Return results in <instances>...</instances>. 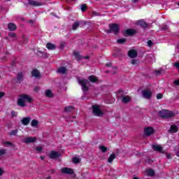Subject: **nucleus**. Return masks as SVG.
<instances>
[{"label":"nucleus","instance_id":"nucleus-1","mask_svg":"<svg viewBox=\"0 0 179 179\" xmlns=\"http://www.w3.org/2000/svg\"><path fill=\"white\" fill-rule=\"evenodd\" d=\"M27 103H33V98L30 95L26 94H22L20 95V98L17 100V104L20 107H25Z\"/></svg>","mask_w":179,"mask_h":179},{"label":"nucleus","instance_id":"nucleus-2","mask_svg":"<svg viewBox=\"0 0 179 179\" xmlns=\"http://www.w3.org/2000/svg\"><path fill=\"white\" fill-rule=\"evenodd\" d=\"M159 117L162 118H165L169 120V118H173L176 115V113L169 110H162L158 112Z\"/></svg>","mask_w":179,"mask_h":179},{"label":"nucleus","instance_id":"nucleus-3","mask_svg":"<svg viewBox=\"0 0 179 179\" xmlns=\"http://www.w3.org/2000/svg\"><path fill=\"white\" fill-rule=\"evenodd\" d=\"M77 79L79 85L82 87V90L83 92H89V87L87 86L89 85V80L81 79L80 78H78Z\"/></svg>","mask_w":179,"mask_h":179},{"label":"nucleus","instance_id":"nucleus-4","mask_svg":"<svg viewBox=\"0 0 179 179\" xmlns=\"http://www.w3.org/2000/svg\"><path fill=\"white\" fill-rule=\"evenodd\" d=\"M110 29L106 30V33H114V34H118L120 33V26L117 24H110Z\"/></svg>","mask_w":179,"mask_h":179},{"label":"nucleus","instance_id":"nucleus-5","mask_svg":"<svg viewBox=\"0 0 179 179\" xmlns=\"http://www.w3.org/2000/svg\"><path fill=\"white\" fill-rule=\"evenodd\" d=\"M92 113L96 117H103L104 115V113L101 111L99 105L92 106Z\"/></svg>","mask_w":179,"mask_h":179},{"label":"nucleus","instance_id":"nucleus-6","mask_svg":"<svg viewBox=\"0 0 179 179\" xmlns=\"http://www.w3.org/2000/svg\"><path fill=\"white\" fill-rule=\"evenodd\" d=\"M136 33H137L136 30L129 29H126L122 32V36H124V37H129V36H135Z\"/></svg>","mask_w":179,"mask_h":179},{"label":"nucleus","instance_id":"nucleus-7","mask_svg":"<svg viewBox=\"0 0 179 179\" xmlns=\"http://www.w3.org/2000/svg\"><path fill=\"white\" fill-rule=\"evenodd\" d=\"M61 173H62V174H67L68 176H72V174H73L75 171H73V169L71 168L64 167L61 169Z\"/></svg>","mask_w":179,"mask_h":179},{"label":"nucleus","instance_id":"nucleus-8","mask_svg":"<svg viewBox=\"0 0 179 179\" xmlns=\"http://www.w3.org/2000/svg\"><path fill=\"white\" fill-rule=\"evenodd\" d=\"M142 95L144 99H147L149 100V99H152V91H150V90H143Z\"/></svg>","mask_w":179,"mask_h":179},{"label":"nucleus","instance_id":"nucleus-9","mask_svg":"<svg viewBox=\"0 0 179 179\" xmlns=\"http://www.w3.org/2000/svg\"><path fill=\"white\" fill-rule=\"evenodd\" d=\"M37 141L36 137H27L22 140L23 143H34Z\"/></svg>","mask_w":179,"mask_h":179},{"label":"nucleus","instance_id":"nucleus-10","mask_svg":"<svg viewBox=\"0 0 179 179\" xmlns=\"http://www.w3.org/2000/svg\"><path fill=\"white\" fill-rule=\"evenodd\" d=\"M80 24H83V26H85V24H86V22L85 21H76L73 24L72 29L76 30V29H78V27H79Z\"/></svg>","mask_w":179,"mask_h":179},{"label":"nucleus","instance_id":"nucleus-11","mask_svg":"<svg viewBox=\"0 0 179 179\" xmlns=\"http://www.w3.org/2000/svg\"><path fill=\"white\" fill-rule=\"evenodd\" d=\"M136 25L137 26H141V27H143V29H146L148 27V22H146L143 20H138L136 22Z\"/></svg>","mask_w":179,"mask_h":179},{"label":"nucleus","instance_id":"nucleus-12","mask_svg":"<svg viewBox=\"0 0 179 179\" xmlns=\"http://www.w3.org/2000/svg\"><path fill=\"white\" fill-rule=\"evenodd\" d=\"M154 132L155 129H153V127H146L144 129V134L147 135V136H150V135H152Z\"/></svg>","mask_w":179,"mask_h":179},{"label":"nucleus","instance_id":"nucleus-13","mask_svg":"<svg viewBox=\"0 0 179 179\" xmlns=\"http://www.w3.org/2000/svg\"><path fill=\"white\" fill-rule=\"evenodd\" d=\"M152 149L155 152H159V153H164V151H163V148L162 146L158 145H152Z\"/></svg>","mask_w":179,"mask_h":179},{"label":"nucleus","instance_id":"nucleus-14","mask_svg":"<svg viewBox=\"0 0 179 179\" xmlns=\"http://www.w3.org/2000/svg\"><path fill=\"white\" fill-rule=\"evenodd\" d=\"M128 55L130 58H136L138 57V52L135 50H131L129 51Z\"/></svg>","mask_w":179,"mask_h":179},{"label":"nucleus","instance_id":"nucleus-15","mask_svg":"<svg viewBox=\"0 0 179 179\" xmlns=\"http://www.w3.org/2000/svg\"><path fill=\"white\" fill-rule=\"evenodd\" d=\"M169 134H176V132H178V127L176 125H171L169 130Z\"/></svg>","mask_w":179,"mask_h":179},{"label":"nucleus","instance_id":"nucleus-16","mask_svg":"<svg viewBox=\"0 0 179 179\" xmlns=\"http://www.w3.org/2000/svg\"><path fill=\"white\" fill-rule=\"evenodd\" d=\"M31 118L30 117H23L21 120V122L23 125H29L30 124V121Z\"/></svg>","mask_w":179,"mask_h":179},{"label":"nucleus","instance_id":"nucleus-17","mask_svg":"<svg viewBox=\"0 0 179 179\" xmlns=\"http://www.w3.org/2000/svg\"><path fill=\"white\" fill-rule=\"evenodd\" d=\"M17 83L23 82V73H18L16 78Z\"/></svg>","mask_w":179,"mask_h":179},{"label":"nucleus","instance_id":"nucleus-18","mask_svg":"<svg viewBox=\"0 0 179 179\" xmlns=\"http://www.w3.org/2000/svg\"><path fill=\"white\" fill-rule=\"evenodd\" d=\"M8 30H10V31H15V30H16V29H17V27L16 26V24H15L13 23H9L8 24Z\"/></svg>","mask_w":179,"mask_h":179},{"label":"nucleus","instance_id":"nucleus-19","mask_svg":"<svg viewBox=\"0 0 179 179\" xmlns=\"http://www.w3.org/2000/svg\"><path fill=\"white\" fill-rule=\"evenodd\" d=\"M28 3L31 5V6H40V5H41L38 1L34 0H28Z\"/></svg>","mask_w":179,"mask_h":179},{"label":"nucleus","instance_id":"nucleus-20","mask_svg":"<svg viewBox=\"0 0 179 179\" xmlns=\"http://www.w3.org/2000/svg\"><path fill=\"white\" fill-rule=\"evenodd\" d=\"M49 157H50V159H57V157H59V155L55 151H52L49 155Z\"/></svg>","mask_w":179,"mask_h":179},{"label":"nucleus","instance_id":"nucleus-21","mask_svg":"<svg viewBox=\"0 0 179 179\" xmlns=\"http://www.w3.org/2000/svg\"><path fill=\"white\" fill-rule=\"evenodd\" d=\"M31 75L34 78H40V71L35 69L31 71Z\"/></svg>","mask_w":179,"mask_h":179},{"label":"nucleus","instance_id":"nucleus-22","mask_svg":"<svg viewBox=\"0 0 179 179\" xmlns=\"http://www.w3.org/2000/svg\"><path fill=\"white\" fill-rule=\"evenodd\" d=\"M88 80H90L92 83H96L97 81V77L94 76V75L90 76L88 77Z\"/></svg>","mask_w":179,"mask_h":179},{"label":"nucleus","instance_id":"nucleus-23","mask_svg":"<svg viewBox=\"0 0 179 179\" xmlns=\"http://www.w3.org/2000/svg\"><path fill=\"white\" fill-rule=\"evenodd\" d=\"M122 101L125 103H129L131 101V97L129 96H124L122 97Z\"/></svg>","mask_w":179,"mask_h":179},{"label":"nucleus","instance_id":"nucleus-24","mask_svg":"<svg viewBox=\"0 0 179 179\" xmlns=\"http://www.w3.org/2000/svg\"><path fill=\"white\" fill-rule=\"evenodd\" d=\"M46 48H48V50H55L56 46H55V45H54L51 43H48L46 44Z\"/></svg>","mask_w":179,"mask_h":179},{"label":"nucleus","instance_id":"nucleus-25","mask_svg":"<svg viewBox=\"0 0 179 179\" xmlns=\"http://www.w3.org/2000/svg\"><path fill=\"white\" fill-rule=\"evenodd\" d=\"M115 157H116L115 153H112V154L109 156V157H108V163H113V162L114 159H115Z\"/></svg>","mask_w":179,"mask_h":179},{"label":"nucleus","instance_id":"nucleus-26","mask_svg":"<svg viewBox=\"0 0 179 179\" xmlns=\"http://www.w3.org/2000/svg\"><path fill=\"white\" fill-rule=\"evenodd\" d=\"M146 173L148 177H153V176H155V171H153L152 169L146 171Z\"/></svg>","mask_w":179,"mask_h":179},{"label":"nucleus","instance_id":"nucleus-27","mask_svg":"<svg viewBox=\"0 0 179 179\" xmlns=\"http://www.w3.org/2000/svg\"><path fill=\"white\" fill-rule=\"evenodd\" d=\"M57 72L59 73H63V74L66 73V68L60 67V68L58 69Z\"/></svg>","mask_w":179,"mask_h":179},{"label":"nucleus","instance_id":"nucleus-28","mask_svg":"<svg viewBox=\"0 0 179 179\" xmlns=\"http://www.w3.org/2000/svg\"><path fill=\"white\" fill-rule=\"evenodd\" d=\"M73 55L76 57L77 61L82 59V56H80L79 52H73Z\"/></svg>","mask_w":179,"mask_h":179},{"label":"nucleus","instance_id":"nucleus-29","mask_svg":"<svg viewBox=\"0 0 179 179\" xmlns=\"http://www.w3.org/2000/svg\"><path fill=\"white\" fill-rule=\"evenodd\" d=\"M45 96H46V97H50V98L52 97L53 96L52 92H51L50 90H45Z\"/></svg>","mask_w":179,"mask_h":179},{"label":"nucleus","instance_id":"nucleus-30","mask_svg":"<svg viewBox=\"0 0 179 179\" xmlns=\"http://www.w3.org/2000/svg\"><path fill=\"white\" fill-rule=\"evenodd\" d=\"M73 106H67L64 108V111L66 113H69L71 111H73Z\"/></svg>","mask_w":179,"mask_h":179},{"label":"nucleus","instance_id":"nucleus-31","mask_svg":"<svg viewBox=\"0 0 179 179\" xmlns=\"http://www.w3.org/2000/svg\"><path fill=\"white\" fill-rule=\"evenodd\" d=\"M31 125L34 127H37V125H38V121L36 120H33L31 122Z\"/></svg>","mask_w":179,"mask_h":179},{"label":"nucleus","instance_id":"nucleus-32","mask_svg":"<svg viewBox=\"0 0 179 179\" xmlns=\"http://www.w3.org/2000/svg\"><path fill=\"white\" fill-rule=\"evenodd\" d=\"M99 149L101 150V152H103V153H106V152H107V147L104 145H100Z\"/></svg>","mask_w":179,"mask_h":179},{"label":"nucleus","instance_id":"nucleus-33","mask_svg":"<svg viewBox=\"0 0 179 179\" xmlns=\"http://www.w3.org/2000/svg\"><path fill=\"white\" fill-rule=\"evenodd\" d=\"M155 73L157 76H159L162 75V73H163V69L156 70L155 71Z\"/></svg>","mask_w":179,"mask_h":179},{"label":"nucleus","instance_id":"nucleus-34","mask_svg":"<svg viewBox=\"0 0 179 179\" xmlns=\"http://www.w3.org/2000/svg\"><path fill=\"white\" fill-rule=\"evenodd\" d=\"M80 162V159H79L78 157H74L73 158V163H74L75 164H78V163Z\"/></svg>","mask_w":179,"mask_h":179},{"label":"nucleus","instance_id":"nucleus-35","mask_svg":"<svg viewBox=\"0 0 179 179\" xmlns=\"http://www.w3.org/2000/svg\"><path fill=\"white\" fill-rule=\"evenodd\" d=\"M125 41H127L126 38H120L117 41V43H118V44H124Z\"/></svg>","mask_w":179,"mask_h":179},{"label":"nucleus","instance_id":"nucleus-36","mask_svg":"<svg viewBox=\"0 0 179 179\" xmlns=\"http://www.w3.org/2000/svg\"><path fill=\"white\" fill-rule=\"evenodd\" d=\"M8 37H10L11 38H16V34L13 32H10L8 34Z\"/></svg>","mask_w":179,"mask_h":179},{"label":"nucleus","instance_id":"nucleus-37","mask_svg":"<svg viewBox=\"0 0 179 179\" xmlns=\"http://www.w3.org/2000/svg\"><path fill=\"white\" fill-rule=\"evenodd\" d=\"M10 136H13V135H17V129L15 130H12L10 133H9Z\"/></svg>","mask_w":179,"mask_h":179},{"label":"nucleus","instance_id":"nucleus-38","mask_svg":"<svg viewBox=\"0 0 179 179\" xmlns=\"http://www.w3.org/2000/svg\"><path fill=\"white\" fill-rule=\"evenodd\" d=\"M169 29V26L163 24L161 26V30H167Z\"/></svg>","mask_w":179,"mask_h":179},{"label":"nucleus","instance_id":"nucleus-39","mask_svg":"<svg viewBox=\"0 0 179 179\" xmlns=\"http://www.w3.org/2000/svg\"><path fill=\"white\" fill-rule=\"evenodd\" d=\"M3 155H6V150L1 149L0 150V156H3Z\"/></svg>","mask_w":179,"mask_h":179},{"label":"nucleus","instance_id":"nucleus-40","mask_svg":"<svg viewBox=\"0 0 179 179\" xmlns=\"http://www.w3.org/2000/svg\"><path fill=\"white\" fill-rule=\"evenodd\" d=\"M86 9H87V6H86V4H83L81 6L82 12H85L86 10Z\"/></svg>","mask_w":179,"mask_h":179},{"label":"nucleus","instance_id":"nucleus-41","mask_svg":"<svg viewBox=\"0 0 179 179\" xmlns=\"http://www.w3.org/2000/svg\"><path fill=\"white\" fill-rule=\"evenodd\" d=\"M36 150L38 153H41V152L43 150V148L42 147H36Z\"/></svg>","mask_w":179,"mask_h":179},{"label":"nucleus","instance_id":"nucleus-42","mask_svg":"<svg viewBox=\"0 0 179 179\" xmlns=\"http://www.w3.org/2000/svg\"><path fill=\"white\" fill-rule=\"evenodd\" d=\"M11 115L12 117H17V112H15V110H12Z\"/></svg>","mask_w":179,"mask_h":179},{"label":"nucleus","instance_id":"nucleus-43","mask_svg":"<svg viewBox=\"0 0 179 179\" xmlns=\"http://www.w3.org/2000/svg\"><path fill=\"white\" fill-rule=\"evenodd\" d=\"M157 100H160V99H163V94H157Z\"/></svg>","mask_w":179,"mask_h":179},{"label":"nucleus","instance_id":"nucleus-44","mask_svg":"<svg viewBox=\"0 0 179 179\" xmlns=\"http://www.w3.org/2000/svg\"><path fill=\"white\" fill-rule=\"evenodd\" d=\"M147 44L148 45V47H152V45H153V42L150 40H149L148 42H147Z\"/></svg>","mask_w":179,"mask_h":179},{"label":"nucleus","instance_id":"nucleus-45","mask_svg":"<svg viewBox=\"0 0 179 179\" xmlns=\"http://www.w3.org/2000/svg\"><path fill=\"white\" fill-rule=\"evenodd\" d=\"M92 15L93 16H100V13H97L96 11H92Z\"/></svg>","mask_w":179,"mask_h":179},{"label":"nucleus","instance_id":"nucleus-46","mask_svg":"<svg viewBox=\"0 0 179 179\" xmlns=\"http://www.w3.org/2000/svg\"><path fill=\"white\" fill-rule=\"evenodd\" d=\"M4 145H8V146H13V144L12 143H10V141L4 142Z\"/></svg>","mask_w":179,"mask_h":179},{"label":"nucleus","instance_id":"nucleus-47","mask_svg":"<svg viewBox=\"0 0 179 179\" xmlns=\"http://www.w3.org/2000/svg\"><path fill=\"white\" fill-rule=\"evenodd\" d=\"M173 85H175V86H179V80H174Z\"/></svg>","mask_w":179,"mask_h":179},{"label":"nucleus","instance_id":"nucleus-48","mask_svg":"<svg viewBox=\"0 0 179 179\" xmlns=\"http://www.w3.org/2000/svg\"><path fill=\"white\" fill-rule=\"evenodd\" d=\"M3 96H5V92H0V99H2V97H3Z\"/></svg>","mask_w":179,"mask_h":179},{"label":"nucleus","instance_id":"nucleus-49","mask_svg":"<svg viewBox=\"0 0 179 179\" xmlns=\"http://www.w3.org/2000/svg\"><path fill=\"white\" fill-rule=\"evenodd\" d=\"M136 61L135 59H132L131 60V64L132 65H136Z\"/></svg>","mask_w":179,"mask_h":179},{"label":"nucleus","instance_id":"nucleus-50","mask_svg":"<svg viewBox=\"0 0 179 179\" xmlns=\"http://www.w3.org/2000/svg\"><path fill=\"white\" fill-rule=\"evenodd\" d=\"M38 90H40V87H34V92H38Z\"/></svg>","mask_w":179,"mask_h":179},{"label":"nucleus","instance_id":"nucleus-51","mask_svg":"<svg viewBox=\"0 0 179 179\" xmlns=\"http://www.w3.org/2000/svg\"><path fill=\"white\" fill-rule=\"evenodd\" d=\"M166 158H167V159H171V155H170V154H166Z\"/></svg>","mask_w":179,"mask_h":179},{"label":"nucleus","instance_id":"nucleus-52","mask_svg":"<svg viewBox=\"0 0 179 179\" xmlns=\"http://www.w3.org/2000/svg\"><path fill=\"white\" fill-rule=\"evenodd\" d=\"M2 174H3V170L0 168V176H2Z\"/></svg>","mask_w":179,"mask_h":179},{"label":"nucleus","instance_id":"nucleus-53","mask_svg":"<svg viewBox=\"0 0 179 179\" xmlns=\"http://www.w3.org/2000/svg\"><path fill=\"white\" fill-rule=\"evenodd\" d=\"M89 59V56H85V57H82V59Z\"/></svg>","mask_w":179,"mask_h":179},{"label":"nucleus","instance_id":"nucleus-54","mask_svg":"<svg viewBox=\"0 0 179 179\" xmlns=\"http://www.w3.org/2000/svg\"><path fill=\"white\" fill-rule=\"evenodd\" d=\"M23 39H24V43H26V41H27V38L24 36H23Z\"/></svg>","mask_w":179,"mask_h":179},{"label":"nucleus","instance_id":"nucleus-55","mask_svg":"<svg viewBox=\"0 0 179 179\" xmlns=\"http://www.w3.org/2000/svg\"><path fill=\"white\" fill-rule=\"evenodd\" d=\"M106 66H111V63H108L106 64Z\"/></svg>","mask_w":179,"mask_h":179},{"label":"nucleus","instance_id":"nucleus-56","mask_svg":"<svg viewBox=\"0 0 179 179\" xmlns=\"http://www.w3.org/2000/svg\"><path fill=\"white\" fill-rule=\"evenodd\" d=\"M43 57H48V55H47V53H45Z\"/></svg>","mask_w":179,"mask_h":179},{"label":"nucleus","instance_id":"nucleus-57","mask_svg":"<svg viewBox=\"0 0 179 179\" xmlns=\"http://www.w3.org/2000/svg\"><path fill=\"white\" fill-rule=\"evenodd\" d=\"M176 156H177L178 157H179V152H176Z\"/></svg>","mask_w":179,"mask_h":179},{"label":"nucleus","instance_id":"nucleus-58","mask_svg":"<svg viewBox=\"0 0 179 179\" xmlns=\"http://www.w3.org/2000/svg\"><path fill=\"white\" fill-rule=\"evenodd\" d=\"M45 179H51V176H48Z\"/></svg>","mask_w":179,"mask_h":179},{"label":"nucleus","instance_id":"nucleus-59","mask_svg":"<svg viewBox=\"0 0 179 179\" xmlns=\"http://www.w3.org/2000/svg\"><path fill=\"white\" fill-rule=\"evenodd\" d=\"M133 1H134V3H136V2H138V0H133Z\"/></svg>","mask_w":179,"mask_h":179},{"label":"nucleus","instance_id":"nucleus-60","mask_svg":"<svg viewBox=\"0 0 179 179\" xmlns=\"http://www.w3.org/2000/svg\"><path fill=\"white\" fill-rule=\"evenodd\" d=\"M52 173H55V170L52 169Z\"/></svg>","mask_w":179,"mask_h":179},{"label":"nucleus","instance_id":"nucleus-61","mask_svg":"<svg viewBox=\"0 0 179 179\" xmlns=\"http://www.w3.org/2000/svg\"><path fill=\"white\" fill-rule=\"evenodd\" d=\"M41 159L42 160H44V157H41Z\"/></svg>","mask_w":179,"mask_h":179},{"label":"nucleus","instance_id":"nucleus-62","mask_svg":"<svg viewBox=\"0 0 179 179\" xmlns=\"http://www.w3.org/2000/svg\"><path fill=\"white\" fill-rule=\"evenodd\" d=\"M71 118H74V119H75V118H76V117H75V116H72V117H71Z\"/></svg>","mask_w":179,"mask_h":179},{"label":"nucleus","instance_id":"nucleus-63","mask_svg":"<svg viewBox=\"0 0 179 179\" xmlns=\"http://www.w3.org/2000/svg\"><path fill=\"white\" fill-rule=\"evenodd\" d=\"M133 179H139V178H136V177H134Z\"/></svg>","mask_w":179,"mask_h":179},{"label":"nucleus","instance_id":"nucleus-64","mask_svg":"<svg viewBox=\"0 0 179 179\" xmlns=\"http://www.w3.org/2000/svg\"><path fill=\"white\" fill-rule=\"evenodd\" d=\"M7 1H9V0H7Z\"/></svg>","mask_w":179,"mask_h":179}]
</instances>
